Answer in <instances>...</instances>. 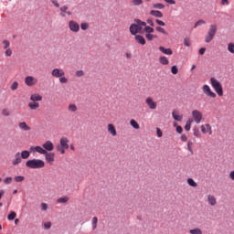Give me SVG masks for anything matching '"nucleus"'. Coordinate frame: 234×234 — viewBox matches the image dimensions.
Returning a JSON list of instances; mask_svg holds the SVG:
<instances>
[{
    "label": "nucleus",
    "instance_id": "obj_17",
    "mask_svg": "<svg viewBox=\"0 0 234 234\" xmlns=\"http://www.w3.org/2000/svg\"><path fill=\"white\" fill-rule=\"evenodd\" d=\"M107 130L109 134H112V136H118V132L116 131V126L112 123H109L107 125Z\"/></svg>",
    "mask_w": 234,
    "mask_h": 234
},
{
    "label": "nucleus",
    "instance_id": "obj_37",
    "mask_svg": "<svg viewBox=\"0 0 234 234\" xmlns=\"http://www.w3.org/2000/svg\"><path fill=\"white\" fill-rule=\"evenodd\" d=\"M68 109L70 112H76V111H78V106H76V104H69Z\"/></svg>",
    "mask_w": 234,
    "mask_h": 234
},
{
    "label": "nucleus",
    "instance_id": "obj_40",
    "mask_svg": "<svg viewBox=\"0 0 234 234\" xmlns=\"http://www.w3.org/2000/svg\"><path fill=\"white\" fill-rule=\"evenodd\" d=\"M2 44H3V48H4L5 50L8 49L9 47H10V41H8V40H4V41L2 42Z\"/></svg>",
    "mask_w": 234,
    "mask_h": 234
},
{
    "label": "nucleus",
    "instance_id": "obj_6",
    "mask_svg": "<svg viewBox=\"0 0 234 234\" xmlns=\"http://www.w3.org/2000/svg\"><path fill=\"white\" fill-rule=\"evenodd\" d=\"M144 32H145V37H146L147 41H153V39L158 38V36L153 34V32H154V28H153L149 26L145 27Z\"/></svg>",
    "mask_w": 234,
    "mask_h": 234
},
{
    "label": "nucleus",
    "instance_id": "obj_33",
    "mask_svg": "<svg viewBox=\"0 0 234 234\" xmlns=\"http://www.w3.org/2000/svg\"><path fill=\"white\" fill-rule=\"evenodd\" d=\"M193 145H195V144L192 141H188L187 142V151H189V153H191V154H193Z\"/></svg>",
    "mask_w": 234,
    "mask_h": 234
},
{
    "label": "nucleus",
    "instance_id": "obj_41",
    "mask_svg": "<svg viewBox=\"0 0 234 234\" xmlns=\"http://www.w3.org/2000/svg\"><path fill=\"white\" fill-rule=\"evenodd\" d=\"M16 217H17V214H16V212L12 211V212H10V214L7 216V219H8V220H14V218H16Z\"/></svg>",
    "mask_w": 234,
    "mask_h": 234
},
{
    "label": "nucleus",
    "instance_id": "obj_50",
    "mask_svg": "<svg viewBox=\"0 0 234 234\" xmlns=\"http://www.w3.org/2000/svg\"><path fill=\"white\" fill-rule=\"evenodd\" d=\"M184 45L185 47H191V40L189 38H185Z\"/></svg>",
    "mask_w": 234,
    "mask_h": 234
},
{
    "label": "nucleus",
    "instance_id": "obj_30",
    "mask_svg": "<svg viewBox=\"0 0 234 234\" xmlns=\"http://www.w3.org/2000/svg\"><path fill=\"white\" fill-rule=\"evenodd\" d=\"M159 63H161V65H167L169 63V59L167 58V57H160L159 58Z\"/></svg>",
    "mask_w": 234,
    "mask_h": 234
},
{
    "label": "nucleus",
    "instance_id": "obj_57",
    "mask_svg": "<svg viewBox=\"0 0 234 234\" xmlns=\"http://www.w3.org/2000/svg\"><path fill=\"white\" fill-rule=\"evenodd\" d=\"M3 116H10V112L7 109L2 110Z\"/></svg>",
    "mask_w": 234,
    "mask_h": 234
},
{
    "label": "nucleus",
    "instance_id": "obj_62",
    "mask_svg": "<svg viewBox=\"0 0 234 234\" xmlns=\"http://www.w3.org/2000/svg\"><path fill=\"white\" fill-rule=\"evenodd\" d=\"M146 22L148 23V25H150V27H154V22L153 21L152 18H148Z\"/></svg>",
    "mask_w": 234,
    "mask_h": 234
},
{
    "label": "nucleus",
    "instance_id": "obj_52",
    "mask_svg": "<svg viewBox=\"0 0 234 234\" xmlns=\"http://www.w3.org/2000/svg\"><path fill=\"white\" fill-rule=\"evenodd\" d=\"M156 134H157L158 138H162V136H164V133L162 132V130L160 128H156Z\"/></svg>",
    "mask_w": 234,
    "mask_h": 234
},
{
    "label": "nucleus",
    "instance_id": "obj_63",
    "mask_svg": "<svg viewBox=\"0 0 234 234\" xmlns=\"http://www.w3.org/2000/svg\"><path fill=\"white\" fill-rule=\"evenodd\" d=\"M181 141H182V142H187V135L182 134V135H181Z\"/></svg>",
    "mask_w": 234,
    "mask_h": 234
},
{
    "label": "nucleus",
    "instance_id": "obj_36",
    "mask_svg": "<svg viewBox=\"0 0 234 234\" xmlns=\"http://www.w3.org/2000/svg\"><path fill=\"white\" fill-rule=\"evenodd\" d=\"M11 90H17L19 89V82L14 81L10 86Z\"/></svg>",
    "mask_w": 234,
    "mask_h": 234
},
{
    "label": "nucleus",
    "instance_id": "obj_46",
    "mask_svg": "<svg viewBox=\"0 0 234 234\" xmlns=\"http://www.w3.org/2000/svg\"><path fill=\"white\" fill-rule=\"evenodd\" d=\"M24 180H25V176H15V182H23Z\"/></svg>",
    "mask_w": 234,
    "mask_h": 234
},
{
    "label": "nucleus",
    "instance_id": "obj_35",
    "mask_svg": "<svg viewBox=\"0 0 234 234\" xmlns=\"http://www.w3.org/2000/svg\"><path fill=\"white\" fill-rule=\"evenodd\" d=\"M187 184L191 187H197V182H195V180L193 178H188L187 179Z\"/></svg>",
    "mask_w": 234,
    "mask_h": 234
},
{
    "label": "nucleus",
    "instance_id": "obj_9",
    "mask_svg": "<svg viewBox=\"0 0 234 234\" xmlns=\"http://www.w3.org/2000/svg\"><path fill=\"white\" fill-rule=\"evenodd\" d=\"M25 83L27 87H34L35 85H37V79L34 76H27L25 78Z\"/></svg>",
    "mask_w": 234,
    "mask_h": 234
},
{
    "label": "nucleus",
    "instance_id": "obj_34",
    "mask_svg": "<svg viewBox=\"0 0 234 234\" xmlns=\"http://www.w3.org/2000/svg\"><path fill=\"white\" fill-rule=\"evenodd\" d=\"M132 5H133V6H140V5H144V1L143 0H132Z\"/></svg>",
    "mask_w": 234,
    "mask_h": 234
},
{
    "label": "nucleus",
    "instance_id": "obj_11",
    "mask_svg": "<svg viewBox=\"0 0 234 234\" xmlns=\"http://www.w3.org/2000/svg\"><path fill=\"white\" fill-rule=\"evenodd\" d=\"M69 28L70 32L77 34V32H80V24L74 20H70L69 22Z\"/></svg>",
    "mask_w": 234,
    "mask_h": 234
},
{
    "label": "nucleus",
    "instance_id": "obj_29",
    "mask_svg": "<svg viewBox=\"0 0 234 234\" xmlns=\"http://www.w3.org/2000/svg\"><path fill=\"white\" fill-rule=\"evenodd\" d=\"M69 10V6L67 5H63L62 7H60V12H62V14H67L68 16H72V13Z\"/></svg>",
    "mask_w": 234,
    "mask_h": 234
},
{
    "label": "nucleus",
    "instance_id": "obj_32",
    "mask_svg": "<svg viewBox=\"0 0 234 234\" xmlns=\"http://www.w3.org/2000/svg\"><path fill=\"white\" fill-rule=\"evenodd\" d=\"M190 234H202V229H200L199 228H196V229H192L189 230Z\"/></svg>",
    "mask_w": 234,
    "mask_h": 234
},
{
    "label": "nucleus",
    "instance_id": "obj_3",
    "mask_svg": "<svg viewBox=\"0 0 234 234\" xmlns=\"http://www.w3.org/2000/svg\"><path fill=\"white\" fill-rule=\"evenodd\" d=\"M217 30H218V27L216 24L209 26L208 31L205 37V43H211V41H213V38L217 35Z\"/></svg>",
    "mask_w": 234,
    "mask_h": 234
},
{
    "label": "nucleus",
    "instance_id": "obj_54",
    "mask_svg": "<svg viewBox=\"0 0 234 234\" xmlns=\"http://www.w3.org/2000/svg\"><path fill=\"white\" fill-rule=\"evenodd\" d=\"M44 228H45V229H50V228H52V223L50 221L46 222L44 224Z\"/></svg>",
    "mask_w": 234,
    "mask_h": 234
},
{
    "label": "nucleus",
    "instance_id": "obj_49",
    "mask_svg": "<svg viewBox=\"0 0 234 234\" xmlns=\"http://www.w3.org/2000/svg\"><path fill=\"white\" fill-rule=\"evenodd\" d=\"M10 56H12V49H10V48L5 49V57L10 58Z\"/></svg>",
    "mask_w": 234,
    "mask_h": 234
},
{
    "label": "nucleus",
    "instance_id": "obj_42",
    "mask_svg": "<svg viewBox=\"0 0 234 234\" xmlns=\"http://www.w3.org/2000/svg\"><path fill=\"white\" fill-rule=\"evenodd\" d=\"M92 226H93V229H96V228H98V218L94 217L91 220Z\"/></svg>",
    "mask_w": 234,
    "mask_h": 234
},
{
    "label": "nucleus",
    "instance_id": "obj_5",
    "mask_svg": "<svg viewBox=\"0 0 234 234\" xmlns=\"http://www.w3.org/2000/svg\"><path fill=\"white\" fill-rule=\"evenodd\" d=\"M67 149H69V138L63 136L60 138V145L57 146V151H58L60 154H65Z\"/></svg>",
    "mask_w": 234,
    "mask_h": 234
},
{
    "label": "nucleus",
    "instance_id": "obj_31",
    "mask_svg": "<svg viewBox=\"0 0 234 234\" xmlns=\"http://www.w3.org/2000/svg\"><path fill=\"white\" fill-rule=\"evenodd\" d=\"M155 30L157 32H160L161 34H164L165 36H168L169 35V33H167V31H165V29L164 27H156Z\"/></svg>",
    "mask_w": 234,
    "mask_h": 234
},
{
    "label": "nucleus",
    "instance_id": "obj_38",
    "mask_svg": "<svg viewBox=\"0 0 234 234\" xmlns=\"http://www.w3.org/2000/svg\"><path fill=\"white\" fill-rule=\"evenodd\" d=\"M69 200V197H59L57 202L58 204H67V201Z\"/></svg>",
    "mask_w": 234,
    "mask_h": 234
},
{
    "label": "nucleus",
    "instance_id": "obj_18",
    "mask_svg": "<svg viewBox=\"0 0 234 234\" xmlns=\"http://www.w3.org/2000/svg\"><path fill=\"white\" fill-rule=\"evenodd\" d=\"M21 154L18 152L15 154V159H13L12 164L14 165H19V164H21V162H23V160L21 159Z\"/></svg>",
    "mask_w": 234,
    "mask_h": 234
},
{
    "label": "nucleus",
    "instance_id": "obj_53",
    "mask_svg": "<svg viewBox=\"0 0 234 234\" xmlns=\"http://www.w3.org/2000/svg\"><path fill=\"white\" fill-rule=\"evenodd\" d=\"M80 28H81V30H88L89 29V24H87V23L80 24Z\"/></svg>",
    "mask_w": 234,
    "mask_h": 234
},
{
    "label": "nucleus",
    "instance_id": "obj_27",
    "mask_svg": "<svg viewBox=\"0 0 234 234\" xmlns=\"http://www.w3.org/2000/svg\"><path fill=\"white\" fill-rule=\"evenodd\" d=\"M20 157H22L23 160H27V158H30V152H28V150L22 151Z\"/></svg>",
    "mask_w": 234,
    "mask_h": 234
},
{
    "label": "nucleus",
    "instance_id": "obj_59",
    "mask_svg": "<svg viewBox=\"0 0 234 234\" xmlns=\"http://www.w3.org/2000/svg\"><path fill=\"white\" fill-rule=\"evenodd\" d=\"M4 184H12V177H6L5 179H4Z\"/></svg>",
    "mask_w": 234,
    "mask_h": 234
},
{
    "label": "nucleus",
    "instance_id": "obj_16",
    "mask_svg": "<svg viewBox=\"0 0 234 234\" xmlns=\"http://www.w3.org/2000/svg\"><path fill=\"white\" fill-rule=\"evenodd\" d=\"M31 153H39V154H47V150H44L41 146H31L30 147Z\"/></svg>",
    "mask_w": 234,
    "mask_h": 234
},
{
    "label": "nucleus",
    "instance_id": "obj_8",
    "mask_svg": "<svg viewBox=\"0 0 234 234\" xmlns=\"http://www.w3.org/2000/svg\"><path fill=\"white\" fill-rule=\"evenodd\" d=\"M192 118L195 123H197V124L200 123L203 118L202 112L198 110L192 111Z\"/></svg>",
    "mask_w": 234,
    "mask_h": 234
},
{
    "label": "nucleus",
    "instance_id": "obj_47",
    "mask_svg": "<svg viewBox=\"0 0 234 234\" xmlns=\"http://www.w3.org/2000/svg\"><path fill=\"white\" fill-rule=\"evenodd\" d=\"M171 72L172 74H175V75L178 74V67H176V65L172 66Z\"/></svg>",
    "mask_w": 234,
    "mask_h": 234
},
{
    "label": "nucleus",
    "instance_id": "obj_48",
    "mask_svg": "<svg viewBox=\"0 0 234 234\" xmlns=\"http://www.w3.org/2000/svg\"><path fill=\"white\" fill-rule=\"evenodd\" d=\"M194 136H196V138H200L201 134L198 128L194 129Z\"/></svg>",
    "mask_w": 234,
    "mask_h": 234
},
{
    "label": "nucleus",
    "instance_id": "obj_23",
    "mask_svg": "<svg viewBox=\"0 0 234 234\" xmlns=\"http://www.w3.org/2000/svg\"><path fill=\"white\" fill-rule=\"evenodd\" d=\"M28 107L31 111H37L39 109V102H29Z\"/></svg>",
    "mask_w": 234,
    "mask_h": 234
},
{
    "label": "nucleus",
    "instance_id": "obj_55",
    "mask_svg": "<svg viewBox=\"0 0 234 234\" xmlns=\"http://www.w3.org/2000/svg\"><path fill=\"white\" fill-rule=\"evenodd\" d=\"M59 81L61 83H68L69 80L67 79V77L62 76V77H59Z\"/></svg>",
    "mask_w": 234,
    "mask_h": 234
},
{
    "label": "nucleus",
    "instance_id": "obj_14",
    "mask_svg": "<svg viewBox=\"0 0 234 234\" xmlns=\"http://www.w3.org/2000/svg\"><path fill=\"white\" fill-rule=\"evenodd\" d=\"M201 132L203 133V134H213V129L211 128V124L207 123L201 125Z\"/></svg>",
    "mask_w": 234,
    "mask_h": 234
},
{
    "label": "nucleus",
    "instance_id": "obj_13",
    "mask_svg": "<svg viewBox=\"0 0 234 234\" xmlns=\"http://www.w3.org/2000/svg\"><path fill=\"white\" fill-rule=\"evenodd\" d=\"M51 76H53V78H61L65 76V70H63L62 69H54L51 71Z\"/></svg>",
    "mask_w": 234,
    "mask_h": 234
},
{
    "label": "nucleus",
    "instance_id": "obj_26",
    "mask_svg": "<svg viewBox=\"0 0 234 234\" xmlns=\"http://www.w3.org/2000/svg\"><path fill=\"white\" fill-rule=\"evenodd\" d=\"M150 14L151 16H154V17H164V14H162V12L158 10H152Z\"/></svg>",
    "mask_w": 234,
    "mask_h": 234
},
{
    "label": "nucleus",
    "instance_id": "obj_39",
    "mask_svg": "<svg viewBox=\"0 0 234 234\" xmlns=\"http://www.w3.org/2000/svg\"><path fill=\"white\" fill-rule=\"evenodd\" d=\"M191 123H193V120L189 119L188 121H186V123L185 125V129L186 131H191Z\"/></svg>",
    "mask_w": 234,
    "mask_h": 234
},
{
    "label": "nucleus",
    "instance_id": "obj_44",
    "mask_svg": "<svg viewBox=\"0 0 234 234\" xmlns=\"http://www.w3.org/2000/svg\"><path fill=\"white\" fill-rule=\"evenodd\" d=\"M154 8H158L159 10H163V8H165V5H164V4L157 3L154 5Z\"/></svg>",
    "mask_w": 234,
    "mask_h": 234
},
{
    "label": "nucleus",
    "instance_id": "obj_51",
    "mask_svg": "<svg viewBox=\"0 0 234 234\" xmlns=\"http://www.w3.org/2000/svg\"><path fill=\"white\" fill-rule=\"evenodd\" d=\"M77 78H81L82 76H85V72L83 70H78L76 71Z\"/></svg>",
    "mask_w": 234,
    "mask_h": 234
},
{
    "label": "nucleus",
    "instance_id": "obj_4",
    "mask_svg": "<svg viewBox=\"0 0 234 234\" xmlns=\"http://www.w3.org/2000/svg\"><path fill=\"white\" fill-rule=\"evenodd\" d=\"M210 84L218 95L224 96V90L222 89V84L218 80L215 79V77L210 78Z\"/></svg>",
    "mask_w": 234,
    "mask_h": 234
},
{
    "label": "nucleus",
    "instance_id": "obj_15",
    "mask_svg": "<svg viewBox=\"0 0 234 234\" xmlns=\"http://www.w3.org/2000/svg\"><path fill=\"white\" fill-rule=\"evenodd\" d=\"M42 147L44 151H47V153L54 151V144L51 143V141H47L45 144H42Z\"/></svg>",
    "mask_w": 234,
    "mask_h": 234
},
{
    "label": "nucleus",
    "instance_id": "obj_58",
    "mask_svg": "<svg viewBox=\"0 0 234 234\" xmlns=\"http://www.w3.org/2000/svg\"><path fill=\"white\" fill-rule=\"evenodd\" d=\"M155 23H157V25H159V27H165V23L160 19H156Z\"/></svg>",
    "mask_w": 234,
    "mask_h": 234
},
{
    "label": "nucleus",
    "instance_id": "obj_25",
    "mask_svg": "<svg viewBox=\"0 0 234 234\" xmlns=\"http://www.w3.org/2000/svg\"><path fill=\"white\" fill-rule=\"evenodd\" d=\"M207 202L210 206H215L217 204V198H215L214 196L208 195Z\"/></svg>",
    "mask_w": 234,
    "mask_h": 234
},
{
    "label": "nucleus",
    "instance_id": "obj_24",
    "mask_svg": "<svg viewBox=\"0 0 234 234\" xmlns=\"http://www.w3.org/2000/svg\"><path fill=\"white\" fill-rule=\"evenodd\" d=\"M135 40L139 45H145V38L142 35H136Z\"/></svg>",
    "mask_w": 234,
    "mask_h": 234
},
{
    "label": "nucleus",
    "instance_id": "obj_1",
    "mask_svg": "<svg viewBox=\"0 0 234 234\" xmlns=\"http://www.w3.org/2000/svg\"><path fill=\"white\" fill-rule=\"evenodd\" d=\"M147 26V23L140 20V19H135L134 24H132L130 26V32L132 36H136V34H142L144 32V28H145Z\"/></svg>",
    "mask_w": 234,
    "mask_h": 234
},
{
    "label": "nucleus",
    "instance_id": "obj_56",
    "mask_svg": "<svg viewBox=\"0 0 234 234\" xmlns=\"http://www.w3.org/2000/svg\"><path fill=\"white\" fill-rule=\"evenodd\" d=\"M42 211H47L48 209V205L47 203H41Z\"/></svg>",
    "mask_w": 234,
    "mask_h": 234
},
{
    "label": "nucleus",
    "instance_id": "obj_19",
    "mask_svg": "<svg viewBox=\"0 0 234 234\" xmlns=\"http://www.w3.org/2000/svg\"><path fill=\"white\" fill-rule=\"evenodd\" d=\"M160 52L166 54V56H173V50L171 48H165L164 46L159 47Z\"/></svg>",
    "mask_w": 234,
    "mask_h": 234
},
{
    "label": "nucleus",
    "instance_id": "obj_7",
    "mask_svg": "<svg viewBox=\"0 0 234 234\" xmlns=\"http://www.w3.org/2000/svg\"><path fill=\"white\" fill-rule=\"evenodd\" d=\"M202 91L206 96H208V98H217V93L213 92L207 84L203 85Z\"/></svg>",
    "mask_w": 234,
    "mask_h": 234
},
{
    "label": "nucleus",
    "instance_id": "obj_21",
    "mask_svg": "<svg viewBox=\"0 0 234 234\" xmlns=\"http://www.w3.org/2000/svg\"><path fill=\"white\" fill-rule=\"evenodd\" d=\"M18 127H19V129H21V131H31V129H32L25 122H19Z\"/></svg>",
    "mask_w": 234,
    "mask_h": 234
},
{
    "label": "nucleus",
    "instance_id": "obj_64",
    "mask_svg": "<svg viewBox=\"0 0 234 234\" xmlns=\"http://www.w3.org/2000/svg\"><path fill=\"white\" fill-rule=\"evenodd\" d=\"M229 176L230 180H234V170L229 173Z\"/></svg>",
    "mask_w": 234,
    "mask_h": 234
},
{
    "label": "nucleus",
    "instance_id": "obj_45",
    "mask_svg": "<svg viewBox=\"0 0 234 234\" xmlns=\"http://www.w3.org/2000/svg\"><path fill=\"white\" fill-rule=\"evenodd\" d=\"M201 25H206V20H198L194 28H197V27H201Z\"/></svg>",
    "mask_w": 234,
    "mask_h": 234
},
{
    "label": "nucleus",
    "instance_id": "obj_60",
    "mask_svg": "<svg viewBox=\"0 0 234 234\" xmlns=\"http://www.w3.org/2000/svg\"><path fill=\"white\" fill-rule=\"evenodd\" d=\"M222 6H228L229 5V0H221Z\"/></svg>",
    "mask_w": 234,
    "mask_h": 234
},
{
    "label": "nucleus",
    "instance_id": "obj_12",
    "mask_svg": "<svg viewBox=\"0 0 234 234\" xmlns=\"http://www.w3.org/2000/svg\"><path fill=\"white\" fill-rule=\"evenodd\" d=\"M45 154V160L46 162H48V164L53 165L54 164V160L56 158V154L55 153H48L46 152Z\"/></svg>",
    "mask_w": 234,
    "mask_h": 234
},
{
    "label": "nucleus",
    "instance_id": "obj_43",
    "mask_svg": "<svg viewBox=\"0 0 234 234\" xmlns=\"http://www.w3.org/2000/svg\"><path fill=\"white\" fill-rule=\"evenodd\" d=\"M228 50H229V52H230V54H234V44L233 43L228 44Z\"/></svg>",
    "mask_w": 234,
    "mask_h": 234
},
{
    "label": "nucleus",
    "instance_id": "obj_2",
    "mask_svg": "<svg viewBox=\"0 0 234 234\" xmlns=\"http://www.w3.org/2000/svg\"><path fill=\"white\" fill-rule=\"evenodd\" d=\"M26 166L29 169H43L45 161L40 159H31L26 162Z\"/></svg>",
    "mask_w": 234,
    "mask_h": 234
},
{
    "label": "nucleus",
    "instance_id": "obj_20",
    "mask_svg": "<svg viewBox=\"0 0 234 234\" xmlns=\"http://www.w3.org/2000/svg\"><path fill=\"white\" fill-rule=\"evenodd\" d=\"M43 100V97L37 93L32 94L30 96V101L33 102L41 101Z\"/></svg>",
    "mask_w": 234,
    "mask_h": 234
},
{
    "label": "nucleus",
    "instance_id": "obj_22",
    "mask_svg": "<svg viewBox=\"0 0 234 234\" xmlns=\"http://www.w3.org/2000/svg\"><path fill=\"white\" fill-rule=\"evenodd\" d=\"M172 117L174 118V120H176V122H182L184 115H179L178 112L174 111L172 112Z\"/></svg>",
    "mask_w": 234,
    "mask_h": 234
},
{
    "label": "nucleus",
    "instance_id": "obj_10",
    "mask_svg": "<svg viewBox=\"0 0 234 234\" xmlns=\"http://www.w3.org/2000/svg\"><path fill=\"white\" fill-rule=\"evenodd\" d=\"M145 103L150 111H154L158 107V103L154 101V100H153L151 97L146 98Z\"/></svg>",
    "mask_w": 234,
    "mask_h": 234
},
{
    "label": "nucleus",
    "instance_id": "obj_61",
    "mask_svg": "<svg viewBox=\"0 0 234 234\" xmlns=\"http://www.w3.org/2000/svg\"><path fill=\"white\" fill-rule=\"evenodd\" d=\"M176 133H178L179 134H182V133H184V129L182 128V126H176Z\"/></svg>",
    "mask_w": 234,
    "mask_h": 234
},
{
    "label": "nucleus",
    "instance_id": "obj_28",
    "mask_svg": "<svg viewBox=\"0 0 234 234\" xmlns=\"http://www.w3.org/2000/svg\"><path fill=\"white\" fill-rule=\"evenodd\" d=\"M130 125H131L133 129H136V130L140 129V124H139L138 122H136V120H134V119H132V120L130 121Z\"/></svg>",
    "mask_w": 234,
    "mask_h": 234
}]
</instances>
